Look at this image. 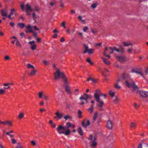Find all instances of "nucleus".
Instances as JSON below:
<instances>
[{"label":"nucleus","instance_id":"1","mask_svg":"<svg viewBox=\"0 0 148 148\" xmlns=\"http://www.w3.org/2000/svg\"><path fill=\"white\" fill-rule=\"evenodd\" d=\"M103 95V94L99 89L96 90L94 93V98L96 101L99 103L97 104L98 108L102 107L104 104L103 101L99 100L100 97L102 96Z\"/></svg>","mask_w":148,"mask_h":148},{"label":"nucleus","instance_id":"2","mask_svg":"<svg viewBox=\"0 0 148 148\" xmlns=\"http://www.w3.org/2000/svg\"><path fill=\"white\" fill-rule=\"evenodd\" d=\"M125 83L127 86L128 88L132 87L134 90H138V87L131 79L130 78L126 79Z\"/></svg>","mask_w":148,"mask_h":148},{"label":"nucleus","instance_id":"3","mask_svg":"<svg viewBox=\"0 0 148 148\" xmlns=\"http://www.w3.org/2000/svg\"><path fill=\"white\" fill-rule=\"evenodd\" d=\"M64 75L63 72H60L59 69H57L54 74V79L55 80H57L60 78H62Z\"/></svg>","mask_w":148,"mask_h":148},{"label":"nucleus","instance_id":"4","mask_svg":"<svg viewBox=\"0 0 148 148\" xmlns=\"http://www.w3.org/2000/svg\"><path fill=\"white\" fill-rule=\"evenodd\" d=\"M84 51L83 52L84 54H85L86 53H88L89 54H92L94 53V49H89L88 46L86 44H84Z\"/></svg>","mask_w":148,"mask_h":148},{"label":"nucleus","instance_id":"5","mask_svg":"<svg viewBox=\"0 0 148 148\" xmlns=\"http://www.w3.org/2000/svg\"><path fill=\"white\" fill-rule=\"evenodd\" d=\"M65 129V127L63 126L60 125L58 126L57 128V130L58 133L60 134H63Z\"/></svg>","mask_w":148,"mask_h":148},{"label":"nucleus","instance_id":"6","mask_svg":"<svg viewBox=\"0 0 148 148\" xmlns=\"http://www.w3.org/2000/svg\"><path fill=\"white\" fill-rule=\"evenodd\" d=\"M25 27L27 29V30L25 31L26 33H28L33 32V31L32 29V27L30 25H28L27 26H25Z\"/></svg>","mask_w":148,"mask_h":148},{"label":"nucleus","instance_id":"7","mask_svg":"<svg viewBox=\"0 0 148 148\" xmlns=\"http://www.w3.org/2000/svg\"><path fill=\"white\" fill-rule=\"evenodd\" d=\"M139 93L140 95L143 97H146L148 96V92L147 91L140 90Z\"/></svg>","mask_w":148,"mask_h":148},{"label":"nucleus","instance_id":"8","mask_svg":"<svg viewBox=\"0 0 148 148\" xmlns=\"http://www.w3.org/2000/svg\"><path fill=\"white\" fill-rule=\"evenodd\" d=\"M107 127L109 129H111L112 127V123L111 121L109 119L107 121Z\"/></svg>","mask_w":148,"mask_h":148},{"label":"nucleus","instance_id":"9","mask_svg":"<svg viewBox=\"0 0 148 148\" xmlns=\"http://www.w3.org/2000/svg\"><path fill=\"white\" fill-rule=\"evenodd\" d=\"M120 50L116 49L115 47H113L114 50L118 52H120L121 53H123L124 52V49L122 47L121 45H119V46Z\"/></svg>","mask_w":148,"mask_h":148},{"label":"nucleus","instance_id":"10","mask_svg":"<svg viewBox=\"0 0 148 148\" xmlns=\"http://www.w3.org/2000/svg\"><path fill=\"white\" fill-rule=\"evenodd\" d=\"M96 140L95 137H94L93 140L90 142L91 143L90 146L91 147H95L97 145V143L95 141Z\"/></svg>","mask_w":148,"mask_h":148},{"label":"nucleus","instance_id":"11","mask_svg":"<svg viewBox=\"0 0 148 148\" xmlns=\"http://www.w3.org/2000/svg\"><path fill=\"white\" fill-rule=\"evenodd\" d=\"M116 57L121 63L124 62L126 60L125 57L123 56H117Z\"/></svg>","mask_w":148,"mask_h":148},{"label":"nucleus","instance_id":"12","mask_svg":"<svg viewBox=\"0 0 148 148\" xmlns=\"http://www.w3.org/2000/svg\"><path fill=\"white\" fill-rule=\"evenodd\" d=\"M7 10L6 8H4L1 10V14L3 16H7Z\"/></svg>","mask_w":148,"mask_h":148},{"label":"nucleus","instance_id":"13","mask_svg":"<svg viewBox=\"0 0 148 148\" xmlns=\"http://www.w3.org/2000/svg\"><path fill=\"white\" fill-rule=\"evenodd\" d=\"M25 9L27 12L28 14H30L29 13H28L29 11H32V10L31 6L28 4H27L25 6Z\"/></svg>","mask_w":148,"mask_h":148},{"label":"nucleus","instance_id":"14","mask_svg":"<svg viewBox=\"0 0 148 148\" xmlns=\"http://www.w3.org/2000/svg\"><path fill=\"white\" fill-rule=\"evenodd\" d=\"M0 124H2L4 125L8 124L10 126L12 125V123L8 121H0Z\"/></svg>","mask_w":148,"mask_h":148},{"label":"nucleus","instance_id":"15","mask_svg":"<svg viewBox=\"0 0 148 148\" xmlns=\"http://www.w3.org/2000/svg\"><path fill=\"white\" fill-rule=\"evenodd\" d=\"M82 125L84 128H86L87 126L89 125L90 124V122L88 120L87 121V123H85V121L83 120L82 122Z\"/></svg>","mask_w":148,"mask_h":148},{"label":"nucleus","instance_id":"16","mask_svg":"<svg viewBox=\"0 0 148 148\" xmlns=\"http://www.w3.org/2000/svg\"><path fill=\"white\" fill-rule=\"evenodd\" d=\"M37 72L36 70L33 69L30 72H28V74L30 76H33L35 75V73Z\"/></svg>","mask_w":148,"mask_h":148},{"label":"nucleus","instance_id":"17","mask_svg":"<svg viewBox=\"0 0 148 148\" xmlns=\"http://www.w3.org/2000/svg\"><path fill=\"white\" fill-rule=\"evenodd\" d=\"M98 113L97 112H96L93 115L92 122V123H94L97 117V116Z\"/></svg>","mask_w":148,"mask_h":148},{"label":"nucleus","instance_id":"18","mask_svg":"<svg viewBox=\"0 0 148 148\" xmlns=\"http://www.w3.org/2000/svg\"><path fill=\"white\" fill-rule=\"evenodd\" d=\"M98 5L97 3H92L90 6L91 8L92 9H95Z\"/></svg>","mask_w":148,"mask_h":148},{"label":"nucleus","instance_id":"19","mask_svg":"<svg viewBox=\"0 0 148 148\" xmlns=\"http://www.w3.org/2000/svg\"><path fill=\"white\" fill-rule=\"evenodd\" d=\"M136 73L140 75L142 77V78L145 79L144 76L143 75V73L142 72V71L140 69H138V71Z\"/></svg>","mask_w":148,"mask_h":148},{"label":"nucleus","instance_id":"20","mask_svg":"<svg viewBox=\"0 0 148 148\" xmlns=\"http://www.w3.org/2000/svg\"><path fill=\"white\" fill-rule=\"evenodd\" d=\"M86 96L87 94L84 93L82 96H81L79 98V99L81 100H86V99H87Z\"/></svg>","mask_w":148,"mask_h":148},{"label":"nucleus","instance_id":"21","mask_svg":"<svg viewBox=\"0 0 148 148\" xmlns=\"http://www.w3.org/2000/svg\"><path fill=\"white\" fill-rule=\"evenodd\" d=\"M102 59L104 63L108 65L110 64V62L106 58L102 57Z\"/></svg>","mask_w":148,"mask_h":148},{"label":"nucleus","instance_id":"22","mask_svg":"<svg viewBox=\"0 0 148 148\" xmlns=\"http://www.w3.org/2000/svg\"><path fill=\"white\" fill-rule=\"evenodd\" d=\"M62 79L64 82V84L65 86H68V83L67 82L66 78L65 76L64 75Z\"/></svg>","mask_w":148,"mask_h":148},{"label":"nucleus","instance_id":"23","mask_svg":"<svg viewBox=\"0 0 148 148\" xmlns=\"http://www.w3.org/2000/svg\"><path fill=\"white\" fill-rule=\"evenodd\" d=\"M122 77L123 79H127L129 77V75L126 73H124L122 74Z\"/></svg>","mask_w":148,"mask_h":148},{"label":"nucleus","instance_id":"24","mask_svg":"<svg viewBox=\"0 0 148 148\" xmlns=\"http://www.w3.org/2000/svg\"><path fill=\"white\" fill-rule=\"evenodd\" d=\"M77 131L79 134L81 135H83V131L82 128L79 127L78 128L77 130Z\"/></svg>","mask_w":148,"mask_h":148},{"label":"nucleus","instance_id":"25","mask_svg":"<svg viewBox=\"0 0 148 148\" xmlns=\"http://www.w3.org/2000/svg\"><path fill=\"white\" fill-rule=\"evenodd\" d=\"M63 114H59L57 116H55L54 118L55 119H60L62 117Z\"/></svg>","mask_w":148,"mask_h":148},{"label":"nucleus","instance_id":"26","mask_svg":"<svg viewBox=\"0 0 148 148\" xmlns=\"http://www.w3.org/2000/svg\"><path fill=\"white\" fill-rule=\"evenodd\" d=\"M27 69H29L30 68H31L32 69H35V67L33 65L29 63H28L27 64Z\"/></svg>","mask_w":148,"mask_h":148},{"label":"nucleus","instance_id":"27","mask_svg":"<svg viewBox=\"0 0 148 148\" xmlns=\"http://www.w3.org/2000/svg\"><path fill=\"white\" fill-rule=\"evenodd\" d=\"M71 132L70 130L69 129H67L66 130V131L65 132L64 131L63 134L65 136H67L70 134Z\"/></svg>","mask_w":148,"mask_h":148},{"label":"nucleus","instance_id":"28","mask_svg":"<svg viewBox=\"0 0 148 148\" xmlns=\"http://www.w3.org/2000/svg\"><path fill=\"white\" fill-rule=\"evenodd\" d=\"M18 25L19 27L22 29L25 26V24L23 23H18Z\"/></svg>","mask_w":148,"mask_h":148},{"label":"nucleus","instance_id":"29","mask_svg":"<svg viewBox=\"0 0 148 148\" xmlns=\"http://www.w3.org/2000/svg\"><path fill=\"white\" fill-rule=\"evenodd\" d=\"M65 90L69 93H71V91L70 89L69 88V86H65Z\"/></svg>","mask_w":148,"mask_h":148},{"label":"nucleus","instance_id":"30","mask_svg":"<svg viewBox=\"0 0 148 148\" xmlns=\"http://www.w3.org/2000/svg\"><path fill=\"white\" fill-rule=\"evenodd\" d=\"M108 50V48L107 47H106L105 48V50L104 52H103V54L105 56H106L108 58H110V55H108L106 54V51Z\"/></svg>","mask_w":148,"mask_h":148},{"label":"nucleus","instance_id":"31","mask_svg":"<svg viewBox=\"0 0 148 148\" xmlns=\"http://www.w3.org/2000/svg\"><path fill=\"white\" fill-rule=\"evenodd\" d=\"M78 117L79 118H81L82 117V112L80 110H79L78 112Z\"/></svg>","mask_w":148,"mask_h":148},{"label":"nucleus","instance_id":"32","mask_svg":"<svg viewBox=\"0 0 148 148\" xmlns=\"http://www.w3.org/2000/svg\"><path fill=\"white\" fill-rule=\"evenodd\" d=\"M123 43L124 45L126 47H127L129 45H132V44L128 42H123Z\"/></svg>","mask_w":148,"mask_h":148},{"label":"nucleus","instance_id":"33","mask_svg":"<svg viewBox=\"0 0 148 148\" xmlns=\"http://www.w3.org/2000/svg\"><path fill=\"white\" fill-rule=\"evenodd\" d=\"M79 90L77 88L74 91V94L75 95H77L79 94Z\"/></svg>","mask_w":148,"mask_h":148},{"label":"nucleus","instance_id":"34","mask_svg":"<svg viewBox=\"0 0 148 148\" xmlns=\"http://www.w3.org/2000/svg\"><path fill=\"white\" fill-rule=\"evenodd\" d=\"M86 61L90 65H92L93 64V63L91 62L90 59V58H88L87 59Z\"/></svg>","mask_w":148,"mask_h":148},{"label":"nucleus","instance_id":"35","mask_svg":"<svg viewBox=\"0 0 148 148\" xmlns=\"http://www.w3.org/2000/svg\"><path fill=\"white\" fill-rule=\"evenodd\" d=\"M16 45L19 47H21V45L20 44V42L18 41V40L17 39L16 41Z\"/></svg>","mask_w":148,"mask_h":148},{"label":"nucleus","instance_id":"36","mask_svg":"<svg viewBox=\"0 0 148 148\" xmlns=\"http://www.w3.org/2000/svg\"><path fill=\"white\" fill-rule=\"evenodd\" d=\"M110 95L112 97H114V92L112 91V90H110L109 92Z\"/></svg>","mask_w":148,"mask_h":148},{"label":"nucleus","instance_id":"37","mask_svg":"<svg viewBox=\"0 0 148 148\" xmlns=\"http://www.w3.org/2000/svg\"><path fill=\"white\" fill-rule=\"evenodd\" d=\"M136 124L135 123H132L131 124L130 127L132 128H134L136 127Z\"/></svg>","mask_w":148,"mask_h":148},{"label":"nucleus","instance_id":"38","mask_svg":"<svg viewBox=\"0 0 148 148\" xmlns=\"http://www.w3.org/2000/svg\"><path fill=\"white\" fill-rule=\"evenodd\" d=\"M71 123L70 122H68L66 123V126L65 128H68L70 127H71Z\"/></svg>","mask_w":148,"mask_h":148},{"label":"nucleus","instance_id":"39","mask_svg":"<svg viewBox=\"0 0 148 148\" xmlns=\"http://www.w3.org/2000/svg\"><path fill=\"white\" fill-rule=\"evenodd\" d=\"M12 143L13 144H15L16 143V140L14 138H11V139Z\"/></svg>","mask_w":148,"mask_h":148},{"label":"nucleus","instance_id":"40","mask_svg":"<svg viewBox=\"0 0 148 148\" xmlns=\"http://www.w3.org/2000/svg\"><path fill=\"white\" fill-rule=\"evenodd\" d=\"M64 118L66 121L69 119H71V117L69 115H66L64 117Z\"/></svg>","mask_w":148,"mask_h":148},{"label":"nucleus","instance_id":"41","mask_svg":"<svg viewBox=\"0 0 148 148\" xmlns=\"http://www.w3.org/2000/svg\"><path fill=\"white\" fill-rule=\"evenodd\" d=\"M36 47L37 46L36 45L34 44L33 45L31 46V49L32 50H35L36 49Z\"/></svg>","mask_w":148,"mask_h":148},{"label":"nucleus","instance_id":"42","mask_svg":"<svg viewBox=\"0 0 148 148\" xmlns=\"http://www.w3.org/2000/svg\"><path fill=\"white\" fill-rule=\"evenodd\" d=\"M33 18L34 20L36 22V15L33 12Z\"/></svg>","mask_w":148,"mask_h":148},{"label":"nucleus","instance_id":"43","mask_svg":"<svg viewBox=\"0 0 148 148\" xmlns=\"http://www.w3.org/2000/svg\"><path fill=\"white\" fill-rule=\"evenodd\" d=\"M24 116V113H21L18 115V117L20 119H22Z\"/></svg>","mask_w":148,"mask_h":148},{"label":"nucleus","instance_id":"44","mask_svg":"<svg viewBox=\"0 0 148 148\" xmlns=\"http://www.w3.org/2000/svg\"><path fill=\"white\" fill-rule=\"evenodd\" d=\"M78 19L80 20L82 22L84 23H85V21L84 20L82 19L81 16H79L78 18Z\"/></svg>","mask_w":148,"mask_h":148},{"label":"nucleus","instance_id":"45","mask_svg":"<svg viewBox=\"0 0 148 148\" xmlns=\"http://www.w3.org/2000/svg\"><path fill=\"white\" fill-rule=\"evenodd\" d=\"M43 95L44 94H43V93L42 92H39L38 95L39 98H41L42 97V96H43Z\"/></svg>","mask_w":148,"mask_h":148},{"label":"nucleus","instance_id":"46","mask_svg":"<svg viewBox=\"0 0 148 148\" xmlns=\"http://www.w3.org/2000/svg\"><path fill=\"white\" fill-rule=\"evenodd\" d=\"M88 139L90 140V142L93 140L94 137L93 138L92 136V135H91Z\"/></svg>","mask_w":148,"mask_h":148},{"label":"nucleus","instance_id":"47","mask_svg":"<svg viewBox=\"0 0 148 148\" xmlns=\"http://www.w3.org/2000/svg\"><path fill=\"white\" fill-rule=\"evenodd\" d=\"M94 108V106L93 105H92L88 109V110H90L91 111V112H93V110Z\"/></svg>","mask_w":148,"mask_h":148},{"label":"nucleus","instance_id":"48","mask_svg":"<svg viewBox=\"0 0 148 148\" xmlns=\"http://www.w3.org/2000/svg\"><path fill=\"white\" fill-rule=\"evenodd\" d=\"M138 71V69H132L131 71L132 73H136L137 72V71Z\"/></svg>","mask_w":148,"mask_h":148},{"label":"nucleus","instance_id":"49","mask_svg":"<svg viewBox=\"0 0 148 148\" xmlns=\"http://www.w3.org/2000/svg\"><path fill=\"white\" fill-rule=\"evenodd\" d=\"M114 87L118 89H119L121 88V87L118 84H115L114 86Z\"/></svg>","mask_w":148,"mask_h":148},{"label":"nucleus","instance_id":"50","mask_svg":"<svg viewBox=\"0 0 148 148\" xmlns=\"http://www.w3.org/2000/svg\"><path fill=\"white\" fill-rule=\"evenodd\" d=\"M5 92V91L3 90L2 89H0V94H4Z\"/></svg>","mask_w":148,"mask_h":148},{"label":"nucleus","instance_id":"51","mask_svg":"<svg viewBox=\"0 0 148 148\" xmlns=\"http://www.w3.org/2000/svg\"><path fill=\"white\" fill-rule=\"evenodd\" d=\"M43 63L45 65H48L49 64V62L45 60L43 61Z\"/></svg>","mask_w":148,"mask_h":148},{"label":"nucleus","instance_id":"52","mask_svg":"<svg viewBox=\"0 0 148 148\" xmlns=\"http://www.w3.org/2000/svg\"><path fill=\"white\" fill-rule=\"evenodd\" d=\"M88 28L87 26L85 27L83 29V31L85 32L88 29Z\"/></svg>","mask_w":148,"mask_h":148},{"label":"nucleus","instance_id":"53","mask_svg":"<svg viewBox=\"0 0 148 148\" xmlns=\"http://www.w3.org/2000/svg\"><path fill=\"white\" fill-rule=\"evenodd\" d=\"M134 105L136 109H137L139 106V105L137 106V104L136 103H134Z\"/></svg>","mask_w":148,"mask_h":148},{"label":"nucleus","instance_id":"54","mask_svg":"<svg viewBox=\"0 0 148 148\" xmlns=\"http://www.w3.org/2000/svg\"><path fill=\"white\" fill-rule=\"evenodd\" d=\"M33 34V36H34V38H36L37 37V33H36V32H32Z\"/></svg>","mask_w":148,"mask_h":148},{"label":"nucleus","instance_id":"55","mask_svg":"<svg viewBox=\"0 0 148 148\" xmlns=\"http://www.w3.org/2000/svg\"><path fill=\"white\" fill-rule=\"evenodd\" d=\"M114 66L118 68H119V65H118L117 62H115L114 64Z\"/></svg>","mask_w":148,"mask_h":148},{"label":"nucleus","instance_id":"56","mask_svg":"<svg viewBox=\"0 0 148 148\" xmlns=\"http://www.w3.org/2000/svg\"><path fill=\"white\" fill-rule=\"evenodd\" d=\"M86 96L87 99H91L92 97V96L91 95H88L87 94Z\"/></svg>","mask_w":148,"mask_h":148},{"label":"nucleus","instance_id":"57","mask_svg":"<svg viewBox=\"0 0 148 148\" xmlns=\"http://www.w3.org/2000/svg\"><path fill=\"white\" fill-rule=\"evenodd\" d=\"M43 96H44L45 97V100H47L49 99V98L48 96H47L46 94H44L43 95Z\"/></svg>","mask_w":148,"mask_h":148},{"label":"nucleus","instance_id":"58","mask_svg":"<svg viewBox=\"0 0 148 148\" xmlns=\"http://www.w3.org/2000/svg\"><path fill=\"white\" fill-rule=\"evenodd\" d=\"M35 42V41L34 40H33L32 41H29L28 43L30 45H32V44H34Z\"/></svg>","mask_w":148,"mask_h":148},{"label":"nucleus","instance_id":"59","mask_svg":"<svg viewBox=\"0 0 148 148\" xmlns=\"http://www.w3.org/2000/svg\"><path fill=\"white\" fill-rule=\"evenodd\" d=\"M4 58L5 60H7L9 59H10V58L9 56H5Z\"/></svg>","mask_w":148,"mask_h":148},{"label":"nucleus","instance_id":"60","mask_svg":"<svg viewBox=\"0 0 148 148\" xmlns=\"http://www.w3.org/2000/svg\"><path fill=\"white\" fill-rule=\"evenodd\" d=\"M65 41V39L64 37H62L60 39V41L62 42Z\"/></svg>","mask_w":148,"mask_h":148},{"label":"nucleus","instance_id":"61","mask_svg":"<svg viewBox=\"0 0 148 148\" xmlns=\"http://www.w3.org/2000/svg\"><path fill=\"white\" fill-rule=\"evenodd\" d=\"M20 35L21 36L23 37H25V35L24 34V33L23 32H22L20 34Z\"/></svg>","mask_w":148,"mask_h":148},{"label":"nucleus","instance_id":"62","mask_svg":"<svg viewBox=\"0 0 148 148\" xmlns=\"http://www.w3.org/2000/svg\"><path fill=\"white\" fill-rule=\"evenodd\" d=\"M31 142L33 145H35L36 144L34 140H32Z\"/></svg>","mask_w":148,"mask_h":148},{"label":"nucleus","instance_id":"63","mask_svg":"<svg viewBox=\"0 0 148 148\" xmlns=\"http://www.w3.org/2000/svg\"><path fill=\"white\" fill-rule=\"evenodd\" d=\"M10 24L11 26L13 27L14 25V23L11 22L10 23Z\"/></svg>","mask_w":148,"mask_h":148},{"label":"nucleus","instance_id":"64","mask_svg":"<svg viewBox=\"0 0 148 148\" xmlns=\"http://www.w3.org/2000/svg\"><path fill=\"white\" fill-rule=\"evenodd\" d=\"M33 28L35 30L38 31L39 30L38 28L36 26H34Z\"/></svg>","mask_w":148,"mask_h":148}]
</instances>
